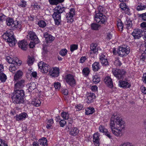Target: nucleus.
Instances as JSON below:
<instances>
[{
  "label": "nucleus",
  "instance_id": "1",
  "mask_svg": "<svg viewBox=\"0 0 146 146\" xmlns=\"http://www.w3.org/2000/svg\"><path fill=\"white\" fill-rule=\"evenodd\" d=\"M110 121V128L112 133L117 137L121 135L124 123L121 117L118 116L116 113H114L112 115Z\"/></svg>",
  "mask_w": 146,
  "mask_h": 146
},
{
  "label": "nucleus",
  "instance_id": "2",
  "mask_svg": "<svg viewBox=\"0 0 146 146\" xmlns=\"http://www.w3.org/2000/svg\"><path fill=\"white\" fill-rule=\"evenodd\" d=\"M14 94L12 97L13 102L17 104H23L24 102L25 92L22 90H14Z\"/></svg>",
  "mask_w": 146,
  "mask_h": 146
},
{
  "label": "nucleus",
  "instance_id": "3",
  "mask_svg": "<svg viewBox=\"0 0 146 146\" xmlns=\"http://www.w3.org/2000/svg\"><path fill=\"white\" fill-rule=\"evenodd\" d=\"M54 10L52 16L54 19L56 25H58L61 21V14L65 12V8L58 5L55 8Z\"/></svg>",
  "mask_w": 146,
  "mask_h": 146
},
{
  "label": "nucleus",
  "instance_id": "4",
  "mask_svg": "<svg viewBox=\"0 0 146 146\" xmlns=\"http://www.w3.org/2000/svg\"><path fill=\"white\" fill-rule=\"evenodd\" d=\"M103 11V7L99 6L98 8V11H96L95 20L97 23L100 24H104L106 21V17L102 13Z\"/></svg>",
  "mask_w": 146,
  "mask_h": 146
},
{
  "label": "nucleus",
  "instance_id": "5",
  "mask_svg": "<svg viewBox=\"0 0 146 146\" xmlns=\"http://www.w3.org/2000/svg\"><path fill=\"white\" fill-rule=\"evenodd\" d=\"M2 36L4 39L7 40L11 46H15L17 42V40L14 38L13 33L12 31H7L4 33Z\"/></svg>",
  "mask_w": 146,
  "mask_h": 146
},
{
  "label": "nucleus",
  "instance_id": "6",
  "mask_svg": "<svg viewBox=\"0 0 146 146\" xmlns=\"http://www.w3.org/2000/svg\"><path fill=\"white\" fill-rule=\"evenodd\" d=\"M117 52L119 56L123 57L127 55L129 53V47L127 45H122L119 47Z\"/></svg>",
  "mask_w": 146,
  "mask_h": 146
},
{
  "label": "nucleus",
  "instance_id": "7",
  "mask_svg": "<svg viewBox=\"0 0 146 146\" xmlns=\"http://www.w3.org/2000/svg\"><path fill=\"white\" fill-rule=\"evenodd\" d=\"M112 72L114 76L118 79H123L126 73L123 70L117 69H113Z\"/></svg>",
  "mask_w": 146,
  "mask_h": 146
},
{
  "label": "nucleus",
  "instance_id": "8",
  "mask_svg": "<svg viewBox=\"0 0 146 146\" xmlns=\"http://www.w3.org/2000/svg\"><path fill=\"white\" fill-rule=\"evenodd\" d=\"M38 68L43 73H47L50 68V66L48 64L44 63L43 62L41 61L38 63Z\"/></svg>",
  "mask_w": 146,
  "mask_h": 146
},
{
  "label": "nucleus",
  "instance_id": "9",
  "mask_svg": "<svg viewBox=\"0 0 146 146\" xmlns=\"http://www.w3.org/2000/svg\"><path fill=\"white\" fill-rule=\"evenodd\" d=\"M27 38L31 40L36 44L39 43V40L35 33L33 31H29L27 35Z\"/></svg>",
  "mask_w": 146,
  "mask_h": 146
},
{
  "label": "nucleus",
  "instance_id": "10",
  "mask_svg": "<svg viewBox=\"0 0 146 146\" xmlns=\"http://www.w3.org/2000/svg\"><path fill=\"white\" fill-rule=\"evenodd\" d=\"M75 10L74 9L71 8L70 9L69 13H67L66 17L67 20V22L72 23L74 21L73 17L75 15Z\"/></svg>",
  "mask_w": 146,
  "mask_h": 146
},
{
  "label": "nucleus",
  "instance_id": "11",
  "mask_svg": "<svg viewBox=\"0 0 146 146\" xmlns=\"http://www.w3.org/2000/svg\"><path fill=\"white\" fill-rule=\"evenodd\" d=\"M143 31L139 29H136L134 30L132 35L135 39H139L143 35Z\"/></svg>",
  "mask_w": 146,
  "mask_h": 146
},
{
  "label": "nucleus",
  "instance_id": "12",
  "mask_svg": "<svg viewBox=\"0 0 146 146\" xmlns=\"http://www.w3.org/2000/svg\"><path fill=\"white\" fill-rule=\"evenodd\" d=\"M66 80L67 83L70 86H74L75 85V80L74 76L70 74L66 75Z\"/></svg>",
  "mask_w": 146,
  "mask_h": 146
},
{
  "label": "nucleus",
  "instance_id": "13",
  "mask_svg": "<svg viewBox=\"0 0 146 146\" xmlns=\"http://www.w3.org/2000/svg\"><path fill=\"white\" fill-rule=\"evenodd\" d=\"M49 72V75L52 77H57L59 75V69L57 67H54L51 68Z\"/></svg>",
  "mask_w": 146,
  "mask_h": 146
},
{
  "label": "nucleus",
  "instance_id": "14",
  "mask_svg": "<svg viewBox=\"0 0 146 146\" xmlns=\"http://www.w3.org/2000/svg\"><path fill=\"white\" fill-rule=\"evenodd\" d=\"M25 81L23 79L18 81L15 84L14 90H21L25 85Z\"/></svg>",
  "mask_w": 146,
  "mask_h": 146
},
{
  "label": "nucleus",
  "instance_id": "15",
  "mask_svg": "<svg viewBox=\"0 0 146 146\" xmlns=\"http://www.w3.org/2000/svg\"><path fill=\"white\" fill-rule=\"evenodd\" d=\"M44 36L45 38L47 43H50L53 41L54 37L48 33L46 32L44 34Z\"/></svg>",
  "mask_w": 146,
  "mask_h": 146
},
{
  "label": "nucleus",
  "instance_id": "16",
  "mask_svg": "<svg viewBox=\"0 0 146 146\" xmlns=\"http://www.w3.org/2000/svg\"><path fill=\"white\" fill-rule=\"evenodd\" d=\"M104 82L108 87L110 88L113 87V85L112 81L110 77H106L104 79Z\"/></svg>",
  "mask_w": 146,
  "mask_h": 146
},
{
  "label": "nucleus",
  "instance_id": "17",
  "mask_svg": "<svg viewBox=\"0 0 146 146\" xmlns=\"http://www.w3.org/2000/svg\"><path fill=\"white\" fill-rule=\"evenodd\" d=\"M18 44L19 47L22 49L23 50H25L27 49L28 44L25 40H23L20 41Z\"/></svg>",
  "mask_w": 146,
  "mask_h": 146
},
{
  "label": "nucleus",
  "instance_id": "18",
  "mask_svg": "<svg viewBox=\"0 0 146 146\" xmlns=\"http://www.w3.org/2000/svg\"><path fill=\"white\" fill-rule=\"evenodd\" d=\"M99 136L98 133H94L93 136V141L96 146H98L99 145Z\"/></svg>",
  "mask_w": 146,
  "mask_h": 146
},
{
  "label": "nucleus",
  "instance_id": "19",
  "mask_svg": "<svg viewBox=\"0 0 146 146\" xmlns=\"http://www.w3.org/2000/svg\"><path fill=\"white\" fill-rule=\"evenodd\" d=\"M90 49L92 51L91 52H93L94 54H97L98 53V51L99 47L98 46L97 44L96 43H92L90 45Z\"/></svg>",
  "mask_w": 146,
  "mask_h": 146
},
{
  "label": "nucleus",
  "instance_id": "20",
  "mask_svg": "<svg viewBox=\"0 0 146 146\" xmlns=\"http://www.w3.org/2000/svg\"><path fill=\"white\" fill-rule=\"evenodd\" d=\"M3 68V65L0 64V80L2 82H5L7 79L6 75L3 72H1V70Z\"/></svg>",
  "mask_w": 146,
  "mask_h": 146
},
{
  "label": "nucleus",
  "instance_id": "21",
  "mask_svg": "<svg viewBox=\"0 0 146 146\" xmlns=\"http://www.w3.org/2000/svg\"><path fill=\"white\" fill-rule=\"evenodd\" d=\"M28 116L27 114L25 112H23L19 115H17L15 116L16 120L17 121H19L23 119H24L27 117Z\"/></svg>",
  "mask_w": 146,
  "mask_h": 146
},
{
  "label": "nucleus",
  "instance_id": "22",
  "mask_svg": "<svg viewBox=\"0 0 146 146\" xmlns=\"http://www.w3.org/2000/svg\"><path fill=\"white\" fill-rule=\"evenodd\" d=\"M119 85L121 87L125 88H129L131 86L129 83L127 81L121 80L119 81Z\"/></svg>",
  "mask_w": 146,
  "mask_h": 146
},
{
  "label": "nucleus",
  "instance_id": "23",
  "mask_svg": "<svg viewBox=\"0 0 146 146\" xmlns=\"http://www.w3.org/2000/svg\"><path fill=\"white\" fill-rule=\"evenodd\" d=\"M23 75V72L20 70L17 71L15 74L14 76V79L15 80H18L21 78Z\"/></svg>",
  "mask_w": 146,
  "mask_h": 146
},
{
  "label": "nucleus",
  "instance_id": "24",
  "mask_svg": "<svg viewBox=\"0 0 146 146\" xmlns=\"http://www.w3.org/2000/svg\"><path fill=\"white\" fill-rule=\"evenodd\" d=\"M101 68L99 62H96L92 64V70L94 72L98 71Z\"/></svg>",
  "mask_w": 146,
  "mask_h": 146
},
{
  "label": "nucleus",
  "instance_id": "25",
  "mask_svg": "<svg viewBox=\"0 0 146 146\" xmlns=\"http://www.w3.org/2000/svg\"><path fill=\"white\" fill-rule=\"evenodd\" d=\"M70 134L73 136H75L77 135L79 132V131L78 129L76 127H73L69 131Z\"/></svg>",
  "mask_w": 146,
  "mask_h": 146
},
{
  "label": "nucleus",
  "instance_id": "26",
  "mask_svg": "<svg viewBox=\"0 0 146 146\" xmlns=\"http://www.w3.org/2000/svg\"><path fill=\"white\" fill-rule=\"evenodd\" d=\"M143 52L142 54L140 56V59L144 61L146 59V44H144L143 45Z\"/></svg>",
  "mask_w": 146,
  "mask_h": 146
},
{
  "label": "nucleus",
  "instance_id": "27",
  "mask_svg": "<svg viewBox=\"0 0 146 146\" xmlns=\"http://www.w3.org/2000/svg\"><path fill=\"white\" fill-rule=\"evenodd\" d=\"M146 9V5H143L142 3H139L136 6V9L138 11L144 10Z\"/></svg>",
  "mask_w": 146,
  "mask_h": 146
},
{
  "label": "nucleus",
  "instance_id": "28",
  "mask_svg": "<svg viewBox=\"0 0 146 146\" xmlns=\"http://www.w3.org/2000/svg\"><path fill=\"white\" fill-rule=\"evenodd\" d=\"M85 111V114L89 115L93 113L95 111V110L93 108L89 107L86 109Z\"/></svg>",
  "mask_w": 146,
  "mask_h": 146
},
{
  "label": "nucleus",
  "instance_id": "29",
  "mask_svg": "<svg viewBox=\"0 0 146 146\" xmlns=\"http://www.w3.org/2000/svg\"><path fill=\"white\" fill-rule=\"evenodd\" d=\"M47 141L46 138L43 137L42 139H39L38 142L40 144L43 146H47Z\"/></svg>",
  "mask_w": 146,
  "mask_h": 146
},
{
  "label": "nucleus",
  "instance_id": "30",
  "mask_svg": "<svg viewBox=\"0 0 146 146\" xmlns=\"http://www.w3.org/2000/svg\"><path fill=\"white\" fill-rule=\"evenodd\" d=\"M31 104L35 106L38 107L40 106L41 102L39 99H35L32 101Z\"/></svg>",
  "mask_w": 146,
  "mask_h": 146
},
{
  "label": "nucleus",
  "instance_id": "31",
  "mask_svg": "<svg viewBox=\"0 0 146 146\" xmlns=\"http://www.w3.org/2000/svg\"><path fill=\"white\" fill-rule=\"evenodd\" d=\"M64 0H48L50 5H57L59 3H62Z\"/></svg>",
  "mask_w": 146,
  "mask_h": 146
},
{
  "label": "nucleus",
  "instance_id": "32",
  "mask_svg": "<svg viewBox=\"0 0 146 146\" xmlns=\"http://www.w3.org/2000/svg\"><path fill=\"white\" fill-rule=\"evenodd\" d=\"M13 19L10 18H8L6 20V23L8 26H11V27H14L15 25Z\"/></svg>",
  "mask_w": 146,
  "mask_h": 146
},
{
  "label": "nucleus",
  "instance_id": "33",
  "mask_svg": "<svg viewBox=\"0 0 146 146\" xmlns=\"http://www.w3.org/2000/svg\"><path fill=\"white\" fill-rule=\"evenodd\" d=\"M117 26L119 30L122 31L123 30V25L121 21L119 19L117 20Z\"/></svg>",
  "mask_w": 146,
  "mask_h": 146
},
{
  "label": "nucleus",
  "instance_id": "34",
  "mask_svg": "<svg viewBox=\"0 0 146 146\" xmlns=\"http://www.w3.org/2000/svg\"><path fill=\"white\" fill-rule=\"evenodd\" d=\"M106 57V54L105 53H101L100 54L99 56V60L101 63H103V60H106V59H107Z\"/></svg>",
  "mask_w": 146,
  "mask_h": 146
},
{
  "label": "nucleus",
  "instance_id": "35",
  "mask_svg": "<svg viewBox=\"0 0 146 146\" xmlns=\"http://www.w3.org/2000/svg\"><path fill=\"white\" fill-rule=\"evenodd\" d=\"M90 72V69L88 67L84 68L82 70V74L85 77L88 76Z\"/></svg>",
  "mask_w": 146,
  "mask_h": 146
},
{
  "label": "nucleus",
  "instance_id": "36",
  "mask_svg": "<svg viewBox=\"0 0 146 146\" xmlns=\"http://www.w3.org/2000/svg\"><path fill=\"white\" fill-rule=\"evenodd\" d=\"M124 24L126 26V28L127 29L130 28L132 26L131 21L129 19L126 20Z\"/></svg>",
  "mask_w": 146,
  "mask_h": 146
},
{
  "label": "nucleus",
  "instance_id": "37",
  "mask_svg": "<svg viewBox=\"0 0 146 146\" xmlns=\"http://www.w3.org/2000/svg\"><path fill=\"white\" fill-rule=\"evenodd\" d=\"M29 86V91H32L33 90L36 88V85L35 83L31 82L29 84H28Z\"/></svg>",
  "mask_w": 146,
  "mask_h": 146
},
{
  "label": "nucleus",
  "instance_id": "38",
  "mask_svg": "<svg viewBox=\"0 0 146 146\" xmlns=\"http://www.w3.org/2000/svg\"><path fill=\"white\" fill-rule=\"evenodd\" d=\"M137 16L142 20L146 21V12L142 14H138Z\"/></svg>",
  "mask_w": 146,
  "mask_h": 146
},
{
  "label": "nucleus",
  "instance_id": "39",
  "mask_svg": "<svg viewBox=\"0 0 146 146\" xmlns=\"http://www.w3.org/2000/svg\"><path fill=\"white\" fill-rule=\"evenodd\" d=\"M100 26V25L95 23H92L91 25V29L95 30H98Z\"/></svg>",
  "mask_w": 146,
  "mask_h": 146
},
{
  "label": "nucleus",
  "instance_id": "40",
  "mask_svg": "<svg viewBox=\"0 0 146 146\" xmlns=\"http://www.w3.org/2000/svg\"><path fill=\"white\" fill-rule=\"evenodd\" d=\"M100 78L98 75H95L93 77V82L95 84H97L100 81Z\"/></svg>",
  "mask_w": 146,
  "mask_h": 146
},
{
  "label": "nucleus",
  "instance_id": "41",
  "mask_svg": "<svg viewBox=\"0 0 146 146\" xmlns=\"http://www.w3.org/2000/svg\"><path fill=\"white\" fill-rule=\"evenodd\" d=\"M61 116L65 119H68L69 117V114L68 112L64 111L62 112Z\"/></svg>",
  "mask_w": 146,
  "mask_h": 146
},
{
  "label": "nucleus",
  "instance_id": "42",
  "mask_svg": "<svg viewBox=\"0 0 146 146\" xmlns=\"http://www.w3.org/2000/svg\"><path fill=\"white\" fill-rule=\"evenodd\" d=\"M38 26L42 28L45 27L46 25V23L43 20L39 21L38 22Z\"/></svg>",
  "mask_w": 146,
  "mask_h": 146
},
{
  "label": "nucleus",
  "instance_id": "43",
  "mask_svg": "<svg viewBox=\"0 0 146 146\" xmlns=\"http://www.w3.org/2000/svg\"><path fill=\"white\" fill-rule=\"evenodd\" d=\"M7 61L9 63L15 64V59H13L9 56H7L6 58Z\"/></svg>",
  "mask_w": 146,
  "mask_h": 146
},
{
  "label": "nucleus",
  "instance_id": "44",
  "mask_svg": "<svg viewBox=\"0 0 146 146\" xmlns=\"http://www.w3.org/2000/svg\"><path fill=\"white\" fill-rule=\"evenodd\" d=\"M34 61L35 59L33 57H29L28 59L27 63L29 66H31L33 64Z\"/></svg>",
  "mask_w": 146,
  "mask_h": 146
},
{
  "label": "nucleus",
  "instance_id": "45",
  "mask_svg": "<svg viewBox=\"0 0 146 146\" xmlns=\"http://www.w3.org/2000/svg\"><path fill=\"white\" fill-rule=\"evenodd\" d=\"M67 53V50L66 49L64 48L60 50L59 52V54L61 56H64Z\"/></svg>",
  "mask_w": 146,
  "mask_h": 146
},
{
  "label": "nucleus",
  "instance_id": "46",
  "mask_svg": "<svg viewBox=\"0 0 146 146\" xmlns=\"http://www.w3.org/2000/svg\"><path fill=\"white\" fill-rule=\"evenodd\" d=\"M114 64L117 66H120L121 64L122 63L121 62V61L119 60L118 58H116L114 61Z\"/></svg>",
  "mask_w": 146,
  "mask_h": 146
},
{
  "label": "nucleus",
  "instance_id": "47",
  "mask_svg": "<svg viewBox=\"0 0 146 146\" xmlns=\"http://www.w3.org/2000/svg\"><path fill=\"white\" fill-rule=\"evenodd\" d=\"M78 46L77 44H72L70 45V50L72 52H73L74 50L78 49Z\"/></svg>",
  "mask_w": 146,
  "mask_h": 146
},
{
  "label": "nucleus",
  "instance_id": "48",
  "mask_svg": "<svg viewBox=\"0 0 146 146\" xmlns=\"http://www.w3.org/2000/svg\"><path fill=\"white\" fill-rule=\"evenodd\" d=\"M99 129L100 132L104 133L106 132L107 130L106 129L104 128V126H100L99 127Z\"/></svg>",
  "mask_w": 146,
  "mask_h": 146
},
{
  "label": "nucleus",
  "instance_id": "49",
  "mask_svg": "<svg viewBox=\"0 0 146 146\" xmlns=\"http://www.w3.org/2000/svg\"><path fill=\"white\" fill-rule=\"evenodd\" d=\"M17 69L15 66L14 65H11L10 66L9 68V71L12 72L13 73H14V71Z\"/></svg>",
  "mask_w": 146,
  "mask_h": 146
},
{
  "label": "nucleus",
  "instance_id": "50",
  "mask_svg": "<svg viewBox=\"0 0 146 146\" xmlns=\"http://www.w3.org/2000/svg\"><path fill=\"white\" fill-rule=\"evenodd\" d=\"M6 17L3 14H0V21H3L6 20Z\"/></svg>",
  "mask_w": 146,
  "mask_h": 146
},
{
  "label": "nucleus",
  "instance_id": "51",
  "mask_svg": "<svg viewBox=\"0 0 146 146\" xmlns=\"http://www.w3.org/2000/svg\"><path fill=\"white\" fill-rule=\"evenodd\" d=\"M66 123V121L64 120H61L59 122V124L60 126L63 127Z\"/></svg>",
  "mask_w": 146,
  "mask_h": 146
},
{
  "label": "nucleus",
  "instance_id": "52",
  "mask_svg": "<svg viewBox=\"0 0 146 146\" xmlns=\"http://www.w3.org/2000/svg\"><path fill=\"white\" fill-rule=\"evenodd\" d=\"M0 146H8L4 140L0 139Z\"/></svg>",
  "mask_w": 146,
  "mask_h": 146
},
{
  "label": "nucleus",
  "instance_id": "53",
  "mask_svg": "<svg viewBox=\"0 0 146 146\" xmlns=\"http://www.w3.org/2000/svg\"><path fill=\"white\" fill-rule=\"evenodd\" d=\"M54 87L56 89H59L60 87V84L58 82H56L54 83Z\"/></svg>",
  "mask_w": 146,
  "mask_h": 146
},
{
  "label": "nucleus",
  "instance_id": "54",
  "mask_svg": "<svg viewBox=\"0 0 146 146\" xmlns=\"http://www.w3.org/2000/svg\"><path fill=\"white\" fill-rule=\"evenodd\" d=\"M26 2L24 0H21L20 5L22 7H25L26 5Z\"/></svg>",
  "mask_w": 146,
  "mask_h": 146
},
{
  "label": "nucleus",
  "instance_id": "55",
  "mask_svg": "<svg viewBox=\"0 0 146 146\" xmlns=\"http://www.w3.org/2000/svg\"><path fill=\"white\" fill-rule=\"evenodd\" d=\"M76 108L78 109L76 110L78 111H80L82 110L83 108V106L82 105L79 104L76 106Z\"/></svg>",
  "mask_w": 146,
  "mask_h": 146
},
{
  "label": "nucleus",
  "instance_id": "56",
  "mask_svg": "<svg viewBox=\"0 0 146 146\" xmlns=\"http://www.w3.org/2000/svg\"><path fill=\"white\" fill-rule=\"evenodd\" d=\"M15 64L18 65V64H19V65H20L22 63L21 61L19 60L17 58H15Z\"/></svg>",
  "mask_w": 146,
  "mask_h": 146
},
{
  "label": "nucleus",
  "instance_id": "57",
  "mask_svg": "<svg viewBox=\"0 0 146 146\" xmlns=\"http://www.w3.org/2000/svg\"><path fill=\"white\" fill-rule=\"evenodd\" d=\"M141 91L143 94H146V87L143 86H142L141 87Z\"/></svg>",
  "mask_w": 146,
  "mask_h": 146
},
{
  "label": "nucleus",
  "instance_id": "58",
  "mask_svg": "<svg viewBox=\"0 0 146 146\" xmlns=\"http://www.w3.org/2000/svg\"><path fill=\"white\" fill-rule=\"evenodd\" d=\"M120 146H133L131 143L129 142H127L124 143L123 144H121Z\"/></svg>",
  "mask_w": 146,
  "mask_h": 146
},
{
  "label": "nucleus",
  "instance_id": "59",
  "mask_svg": "<svg viewBox=\"0 0 146 146\" xmlns=\"http://www.w3.org/2000/svg\"><path fill=\"white\" fill-rule=\"evenodd\" d=\"M103 63H101V64L104 65L105 66H108L109 64V63L108 62L107 59H106V60H103Z\"/></svg>",
  "mask_w": 146,
  "mask_h": 146
},
{
  "label": "nucleus",
  "instance_id": "60",
  "mask_svg": "<svg viewBox=\"0 0 146 146\" xmlns=\"http://www.w3.org/2000/svg\"><path fill=\"white\" fill-rule=\"evenodd\" d=\"M104 133V134L107 136L110 139L111 138V136L110 133L107 130L106 132H105Z\"/></svg>",
  "mask_w": 146,
  "mask_h": 146
},
{
  "label": "nucleus",
  "instance_id": "61",
  "mask_svg": "<svg viewBox=\"0 0 146 146\" xmlns=\"http://www.w3.org/2000/svg\"><path fill=\"white\" fill-rule=\"evenodd\" d=\"M36 44L34 42V41H33V42H31L29 46L30 48H33L35 46V44Z\"/></svg>",
  "mask_w": 146,
  "mask_h": 146
},
{
  "label": "nucleus",
  "instance_id": "62",
  "mask_svg": "<svg viewBox=\"0 0 146 146\" xmlns=\"http://www.w3.org/2000/svg\"><path fill=\"white\" fill-rule=\"evenodd\" d=\"M121 9L125 11V13L128 15L129 14V9L124 7L123 8H122Z\"/></svg>",
  "mask_w": 146,
  "mask_h": 146
},
{
  "label": "nucleus",
  "instance_id": "63",
  "mask_svg": "<svg viewBox=\"0 0 146 146\" xmlns=\"http://www.w3.org/2000/svg\"><path fill=\"white\" fill-rule=\"evenodd\" d=\"M94 98H92L90 97V96H88L87 97V99L88 101H87V102L88 103H90L92 102H93Z\"/></svg>",
  "mask_w": 146,
  "mask_h": 146
},
{
  "label": "nucleus",
  "instance_id": "64",
  "mask_svg": "<svg viewBox=\"0 0 146 146\" xmlns=\"http://www.w3.org/2000/svg\"><path fill=\"white\" fill-rule=\"evenodd\" d=\"M86 58L85 56H82L81 57L80 59V62L81 63H84Z\"/></svg>",
  "mask_w": 146,
  "mask_h": 146
}]
</instances>
